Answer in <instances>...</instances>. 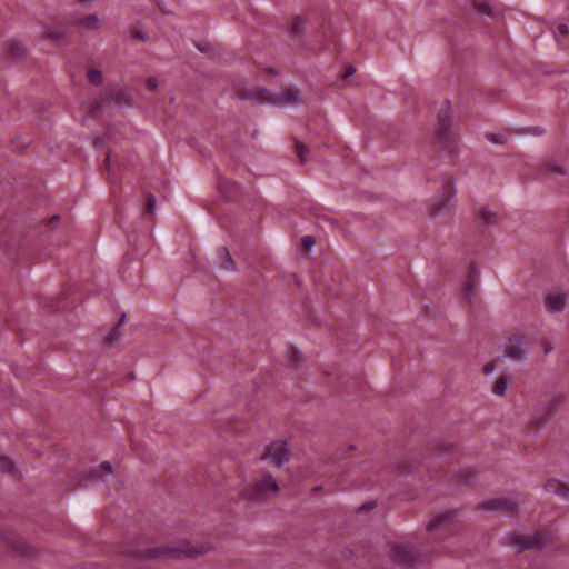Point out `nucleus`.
Wrapping results in <instances>:
<instances>
[{
    "instance_id": "obj_1",
    "label": "nucleus",
    "mask_w": 569,
    "mask_h": 569,
    "mask_svg": "<svg viewBox=\"0 0 569 569\" xmlns=\"http://www.w3.org/2000/svg\"><path fill=\"white\" fill-rule=\"evenodd\" d=\"M208 547L199 545L191 546L188 541L178 542L174 546H162L154 548L126 549L123 553L134 563H144L159 559H178L181 557L196 558L208 551Z\"/></svg>"
},
{
    "instance_id": "obj_2",
    "label": "nucleus",
    "mask_w": 569,
    "mask_h": 569,
    "mask_svg": "<svg viewBox=\"0 0 569 569\" xmlns=\"http://www.w3.org/2000/svg\"><path fill=\"white\" fill-rule=\"evenodd\" d=\"M241 100H250L257 103H267L276 107H289L302 102L301 91L297 87H290L279 93H273L266 88H250L238 91Z\"/></svg>"
},
{
    "instance_id": "obj_3",
    "label": "nucleus",
    "mask_w": 569,
    "mask_h": 569,
    "mask_svg": "<svg viewBox=\"0 0 569 569\" xmlns=\"http://www.w3.org/2000/svg\"><path fill=\"white\" fill-rule=\"evenodd\" d=\"M452 117L448 110H441L438 114V126L435 132V142L443 151L452 152L456 146V138L451 131Z\"/></svg>"
},
{
    "instance_id": "obj_4",
    "label": "nucleus",
    "mask_w": 569,
    "mask_h": 569,
    "mask_svg": "<svg viewBox=\"0 0 569 569\" xmlns=\"http://www.w3.org/2000/svg\"><path fill=\"white\" fill-rule=\"evenodd\" d=\"M550 539V536L546 531H537L533 535H510L506 537V543L517 548V552H521L527 549L541 548Z\"/></svg>"
},
{
    "instance_id": "obj_5",
    "label": "nucleus",
    "mask_w": 569,
    "mask_h": 569,
    "mask_svg": "<svg viewBox=\"0 0 569 569\" xmlns=\"http://www.w3.org/2000/svg\"><path fill=\"white\" fill-rule=\"evenodd\" d=\"M279 487L276 480L270 475H267L259 479L251 489L243 491L242 496L256 502H263L271 495L277 493Z\"/></svg>"
},
{
    "instance_id": "obj_6",
    "label": "nucleus",
    "mask_w": 569,
    "mask_h": 569,
    "mask_svg": "<svg viewBox=\"0 0 569 569\" xmlns=\"http://www.w3.org/2000/svg\"><path fill=\"white\" fill-rule=\"evenodd\" d=\"M112 100H114L116 104H118L120 108L131 107L133 103L131 93L127 89H122L118 92L111 91L107 93L104 98H101V100L93 104V111H101L104 106H110Z\"/></svg>"
},
{
    "instance_id": "obj_7",
    "label": "nucleus",
    "mask_w": 569,
    "mask_h": 569,
    "mask_svg": "<svg viewBox=\"0 0 569 569\" xmlns=\"http://www.w3.org/2000/svg\"><path fill=\"white\" fill-rule=\"evenodd\" d=\"M289 456L290 452L287 449V443L284 441H274L267 448L261 459H269L276 467H281L289 460Z\"/></svg>"
},
{
    "instance_id": "obj_8",
    "label": "nucleus",
    "mask_w": 569,
    "mask_h": 569,
    "mask_svg": "<svg viewBox=\"0 0 569 569\" xmlns=\"http://www.w3.org/2000/svg\"><path fill=\"white\" fill-rule=\"evenodd\" d=\"M478 509L502 511L507 515H512L517 511V503L511 499L496 498L482 501L478 505Z\"/></svg>"
},
{
    "instance_id": "obj_9",
    "label": "nucleus",
    "mask_w": 569,
    "mask_h": 569,
    "mask_svg": "<svg viewBox=\"0 0 569 569\" xmlns=\"http://www.w3.org/2000/svg\"><path fill=\"white\" fill-rule=\"evenodd\" d=\"M390 553L393 561L401 566L411 567L417 560V555L412 550L398 543L390 546Z\"/></svg>"
},
{
    "instance_id": "obj_10",
    "label": "nucleus",
    "mask_w": 569,
    "mask_h": 569,
    "mask_svg": "<svg viewBox=\"0 0 569 569\" xmlns=\"http://www.w3.org/2000/svg\"><path fill=\"white\" fill-rule=\"evenodd\" d=\"M526 345V338L522 335H516L509 339L506 346V355L513 360H523L526 358V350L522 346Z\"/></svg>"
},
{
    "instance_id": "obj_11",
    "label": "nucleus",
    "mask_w": 569,
    "mask_h": 569,
    "mask_svg": "<svg viewBox=\"0 0 569 569\" xmlns=\"http://www.w3.org/2000/svg\"><path fill=\"white\" fill-rule=\"evenodd\" d=\"M456 190L453 184L448 181L442 186V198L438 200L435 204L430 206L429 212L431 216H439L441 214L445 209L448 207L449 201L455 196Z\"/></svg>"
},
{
    "instance_id": "obj_12",
    "label": "nucleus",
    "mask_w": 569,
    "mask_h": 569,
    "mask_svg": "<svg viewBox=\"0 0 569 569\" xmlns=\"http://www.w3.org/2000/svg\"><path fill=\"white\" fill-rule=\"evenodd\" d=\"M563 402V395H558L553 397L547 405L546 413L542 417L536 418L533 422L537 423L538 427L543 426L549 419H551L556 415V412Z\"/></svg>"
},
{
    "instance_id": "obj_13",
    "label": "nucleus",
    "mask_w": 569,
    "mask_h": 569,
    "mask_svg": "<svg viewBox=\"0 0 569 569\" xmlns=\"http://www.w3.org/2000/svg\"><path fill=\"white\" fill-rule=\"evenodd\" d=\"M478 284V271L476 270V267L472 264L470 267V271L467 278V281L465 283L462 293L463 297L471 302L476 287Z\"/></svg>"
},
{
    "instance_id": "obj_14",
    "label": "nucleus",
    "mask_w": 569,
    "mask_h": 569,
    "mask_svg": "<svg viewBox=\"0 0 569 569\" xmlns=\"http://www.w3.org/2000/svg\"><path fill=\"white\" fill-rule=\"evenodd\" d=\"M546 305L549 310L560 312L566 306V295L562 292L550 293L546 298Z\"/></svg>"
},
{
    "instance_id": "obj_15",
    "label": "nucleus",
    "mask_w": 569,
    "mask_h": 569,
    "mask_svg": "<svg viewBox=\"0 0 569 569\" xmlns=\"http://www.w3.org/2000/svg\"><path fill=\"white\" fill-rule=\"evenodd\" d=\"M7 543L23 557L30 556L34 550L33 547L29 546L22 538L16 536L7 538Z\"/></svg>"
},
{
    "instance_id": "obj_16",
    "label": "nucleus",
    "mask_w": 569,
    "mask_h": 569,
    "mask_svg": "<svg viewBox=\"0 0 569 569\" xmlns=\"http://www.w3.org/2000/svg\"><path fill=\"white\" fill-rule=\"evenodd\" d=\"M452 520V516L450 513H441L437 515L433 518L430 519V521L427 525L428 531L438 530L440 528L446 527L449 525Z\"/></svg>"
},
{
    "instance_id": "obj_17",
    "label": "nucleus",
    "mask_w": 569,
    "mask_h": 569,
    "mask_svg": "<svg viewBox=\"0 0 569 569\" xmlns=\"http://www.w3.org/2000/svg\"><path fill=\"white\" fill-rule=\"evenodd\" d=\"M219 258L221 260L220 268L224 269L226 271L233 272L237 270V266L234 260L229 253V250L227 248H222L219 251Z\"/></svg>"
},
{
    "instance_id": "obj_18",
    "label": "nucleus",
    "mask_w": 569,
    "mask_h": 569,
    "mask_svg": "<svg viewBox=\"0 0 569 569\" xmlns=\"http://www.w3.org/2000/svg\"><path fill=\"white\" fill-rule=\"evenodd\" d=\"M545 489L549 492L563 497L566 500L569 499V488L557 480H549L545 485Z\"/></svg>"
},
{
    "instance_id": "obj_19",
    "label": "nucleus",
    "mask_w": 569,
    "mask_h": 569,
    "mask_svg": "<svg viewBox=\"0 0 569 569\" xmlns=\"http://www.w3.org/2000/svg\"><path fill=\"white\" fill-rule=\"evenodd\" d=\"M477 217L483 226H493L496 223V213L487 208H481L478 211Z\"/></svg>"
},
{
    "instance_id": "obj_20",
    "label": "nucleus",
    "mask_w": 569,
    "mask_h": 569,
    "mask_svg": "<svg viewBox=\"0 0 569 569\" xmlns=\"http://www.w3.org/2000/svg\"><path fill=\"white\" fill-rule=\"evenodd\" d=\"M79 24L87 29H98L100 26V20L97 14H88L84 18L79 20Z\"/></svg>"
},
{
    "instance_id": "obj_21",
    "label": "nucleus",
    "mask_w": 569,
    "mask_h": 569,
    "mask_svg": "<svg viewBox=\"0 0 569 569\" xmlns=\"http://www.w3.org/2000/svg\"><path fill=\"white\" fill-rule=\"evenodd\" d=\"M473 7L478 12L485 16L491 17L493 14L491 4L486 0H475Z\"/></svg>"
},
{
    "instance_id": "obj_22",
    "label": "nucleus",
    "mask_w": 569,
    "mask_h": 569,
    "mask_svg": "<svg viewBox=\"0 0 569 569\" xmlns=\"http://www.w3.org/2000/svg\"><path fill=\"white\" fill-rule=\"evenodd\" d=\"M507 385H508V379L506 376H500L493 387H492V392L496 395V396H503L505 392H506V389H507Z\"/></svg>"
},
{
    "instance_id": "obj_23",
    "label": "nucleus",
    "mask_w": 569,
    "mask_h": 569,
    "mask_svg": "<svg viewBox=\"0 0 569 569\" xmlns=\"http://www.w3.org/2000/svg\"><path fill=\"white\" fill-rule=\"evenodd\" d=\"M8 52L13 59H19L24 54L26 49L22 43L14 41L10 44Z\"/></svg>"
},
{
    "instance_id": "obj_24",
    "label": "nucleus",
    "mask_w": 569,
    "mask_h": 569,
    "mask_svg": "<svg viewBox=\"0 0 569 569\" xmlns=\"http://www.w3.org/2000/svg\"><path fill=\"white\" fill-rule=\"evenodd\" d=\"M88 81L94 86H101L103 82L102 72L98 69H90L88 71Z\"/></svg>"
},
{
    "instance_id": "obj_25",
    "label": "nucleus",
    "mask_w": 569,
    "mask_h": 569,
    "mask_svg": "<svg viewBox=\"0 0 569 569\" xmlns=\"http://www.w3.org/2000/svg\"><path fill=\"white\" fill-rule=\"evenodd\" d=\"M296 152L299 157L300 163L305 164L306 163V154H308V152H309L308 147L302 142L296 141Z\"/></svg>"
},
{
    "instance_id": "obj_26",
    "label": "nucleus",
    "mask_w": 569,
    "mask_h": 569,
    "mask_svg": "<svg viewBox=\"0 0 569 569\" xmlns=\"http://www.w3.org/2000/svg\"><path fill=\"white\" fill-rule=\"evenodd\" d=\"M0 469L6 472H12L14 470V465L10 458L0 456Z\"/></svg>"
},
{
    "instance_id": "obj_27",
    "label": "nucleus",
    "mask_w": 569,
    "mask_h": 569,
    "mask_svg": "<svg viewBox=\"0 0 569 569\" xmlns=\"http://www.w3.org/2000/svg\"><path fill=\"white\" fill-rule=\"evenodd\" d=\"M121 336L120 328L118 326H114L109 333L106 336V341L108 345H112L114 341H117Z\"/></svg>"
},
{
    "instance_id": "obj_28",
    "label": "nucleus",
    "mask_w": 569,
    "mask_h": 569,
    "mask_svg": "<svg viewBox=\"0 0 569 569\" xmlns=\"http://www.w3.org/2000/svg\"><path fill=\"white\" fill-rule=\"evenodd\" d=\"M291 31L296 34H300L303 30V21L300 17H295L291 20Z\"/></svg>"
},
{
    "instance_id": "obj_29",
    "label": "nucleus",
    "mask_w": 569,
    "mask_h": 569,
    "mask_svg": "<svg viewBox=\"0 0 569 569\" xmlns=\"http://www.w3.org/2000/svg\"><path fill=\"white\" fill-rule=\"evenodd\" d=\"M100 469H101V470H103V471H106L107 473H112V466H111V463H110L109 461H104V462H102V463L99 466V469L93 470V471L90 473V478H91V479H96V478H98V472H99V470H100Z\"/></svg>"
},
{
    "instance_id": "obj_30",
    "label": "nucleus",
    "mask_w": 569,
    "mask_h": 569,
    "mask_svg": "<svg viewBox=\"0 0 569 569\" xmlns=\"http://www.w3.org/2000/svg\"><path fill=\"white\" fill-rule=\"evenodd\" d=\"M289 358L293 363H298L302 359V353L295 348L288 350Z\"/></svg>"
},
{
    "instance_id": "obj_31",
    "label": "nucleus",
    "mask_w": 569,
    "mask_h": 569,
    "mask_svg": "<svg viewBox=\"0 0 569 569\" xmlns=\"http://www.w3.org/2000/svg\"><path fill=\"white\" fill-rule=\"evenodd\" d=\"M146 209H147V211H149L150 213H153V211H154V209H156V197H154L152 193H149V194L147 196Z\"/></svg>"
},
{
    "instance_id": "obj_32",
    "label": "nucleus",
    "mask_w": 569,
    "mask_h": 569,
    "mask_svg": "<svg viewBox=\"0 0 569 569\" xmlns=\"http://www.w3.org/2000/svg\"><path fill=\"white\" fill-rule=\"evenodd\" d=\"M487 137L493 143H505L506 142V137L502 134L490 133Z\"/></svg>"
},
{
    "instance_id": "obj_33",
    "label": "nucleus",
    "mask_w": 569,
    "mask_h": 569,
    "mask_svg": "<svg viewBox=\"0 0 569 569\" xmlns=\"http://www.w3.org/2000/svg\"><path fill=\"white\" fill-rule=\"evenodd\" d=\"M301 243L305 248H311L315 244V239L311 236H305L301 239Z\"/></svg>"
},
{
    "instance_id": "obj_34",
    "label": "nucleus",
    "mask_w": 569,
    "mask_h": 569,
    "mask_svg": "<svg viewBox=\"0 0 569 569\" xmlns=\"http://www.w3.org/2000/svg\"><path fill=\"white\" fill-rule=\"evenodd\" d=\"M131 34H132L133 38H137V39H139L141 41H147L148 38H149L146 32L140 31V30H136Z\"/></svg>"
},
{
    "instance_id": "obj_35",
    "label": "nucleus",
    "mask_w": 569,
    "mask_h": 569,
    "mask_svg": "<svg viewBox=\"0 0 569 569\" xmlns=\"http://www.w3.org/2000/svg\"><path fill=\"white\" fill-rule=\"evenodd\" d=\"M63 36V32L60 30H49L48 38L50 39H60Z\"/></svg>"
},
{
    "instance_id": "obj_36",
    "label": "nucleus",
    "mask_w": 569,
    "mask_h": 569,
    "mask_svg": "<svg viewBox=\"0 0 569 569\" xmlns=\"http://www.w3.org/2000/svg\"><path fill=\"white\" fill-rule=\"evenodd\" d=\"M557 31H558L560 34H562V36H567V34L569 33V28H568V26H567V24H565V23H560V24H558V27H557Z\"/></svg>"
},
{
    "instance_id": "obj_37",
    "label": "nucleus",
    "mask_w": 569,
    "mask_h": 569,
    "mask_svg": "<svg viewBox=\"0 0 569 569\" xmlns=\"http://www.w3.org/2000/svg\"><path fill=\"white\" fill-rule=\"evenodd\" d=\"M147 86L149 89L154 90L158 87V80L153 77L148 78Z\"/></svg>"
},
{
    "instance_id": "obj_38",
    "label": "nucleus",
    "mask_w": 569,
    "mask_h": 569,
    "mask_svg": "<svg viewBox=\"0 0 569 569\" xmlns=\"http://www.w3.org/2000/svg\"><path fill=\"white\" fill-rule=\"evenodd\" d=\"M495 370V366L492 362H488L483 366L482 371L485 375L491 373Z\"/></svg>"
},
{
    "instance_id": "obj_39",
    "label": "nucleus",
    "mask_w": 569,
    "mask_h": 569,
    "mask_svg": "<svg viewBox=\"0 0 569 569\" xmlns=\"http://www.w3.org/2000/svg\"><path fill=\"white\" fill-rule=\"evenodd\" d=\"M375 506H376V502H373V501L366 502V503H362V505L358 508V510H368V509H372V508H375Z\"/></svg>"
},
{
    "instance_id": "obj_40",
    "label": "nucleus",
    "mask_w": 569,
    "mask_h": 569,
    "mask_svg": "<svg viewBox=\"0 0 569 569\" xmlns=\"http://www.w3.org/2000/svg\"><path fill=\"white\" fill-rule=\"evenodd\" d=\"M549 170L555 173L565 174V170L561 167L553 166Z\"/></svg>"
},
{
    "instance_id": "obj_41",
    "label": "nucleus",
    "mask_w": 569,
    "mask_h": 569,
    "mask_svg": "<svg viewBox=\"0 0 569 569\" xmlns=\"http://www.w3.org/2000/svg\"><path fill=\"white\" fill-rule=\"evenodd\" d=\"M355 71H356V69H355L352 66H349V67L347 68V70H346V74H345V77L347 78V77L352 76V74L355 73Z\"/></svg>"
},
{
    "instance_id": "obj_42",
    "label": "nucleus",
    "mask_w": 569,
    "mask_h": 569,
    "mask_svg": "<svg viewBox=\"0 0 569 569\" xmlns=\"http://www.w3.org/2000/svg\"><path fill=\"white\" fill-rule=\"evenodd\" d=\"M126 321V313H122V316L120 317V320H119V323L117 325L118 327L122 326Z\"/></svg>"
},
{
    "instance_id": "obj_43",
    "label": "nucleus",
    "mask_w": 569,
    "mask_h": 569,
    "mask_svg": "<svg viewBox=\"0 0 569 569\" xmlns=\"http://www.w3.org/2000/svg\"><path fill=\"white\" fill-rule=\"evenodd\" d=\"M93 1H94V0H80V2H81L83 6H86V7H88V6H89L91 2H93Z\"/></svg>"
},
{
    "instance_id": "obj_44",
    "label": "nucleus",
    "mask_w": 569,
    "mask_h": 569,
    "mask_svg": "<svg viewBox=\"0 0 569 569\" xmlns=\"http://www.w3.org/2000/svg\"><path fill=\"white\" fill-rule=\"evenodd\" d=\"M51 219H52L53 221H57V220H59V219H60V217H59V216H53Z\"/></svg>"
}]
</instances>
